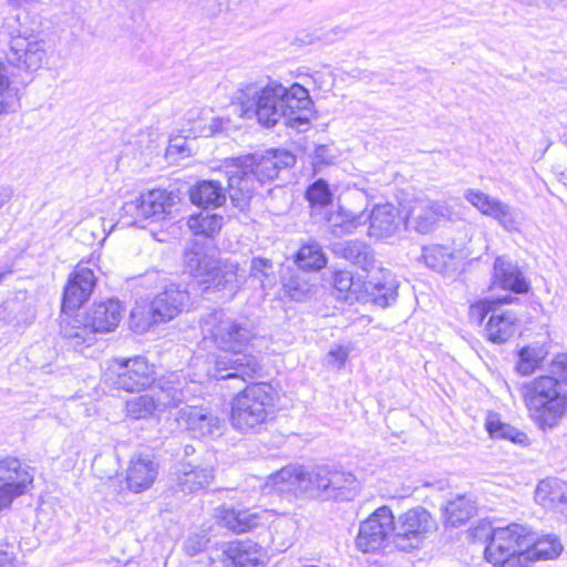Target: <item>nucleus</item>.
<instances>
[{
	"instance_id": "nucleus-56",
	"label": "nucleus",
	"mask_w": 567,
	"mask_h": 567,
	"mask_svg": "<svg viewBox=\"0 0 567 567\" xmlns=\"http://www.w3.org/2000/svg\"><path fill=\"white\" fill-rule=\"evenodd\" d=\"M311 80L319 90H329L331 85L330 74L324 72H315Z\"/></svg>"
},
{
	"instance_id": "nucleus-16",
	"label": "nucleus",
	"mask_w": 567,
	"mask_h": 567,
	"mask_svg": "<svg viewBox=\"0 0 567 567\" xmlns=\"http://www.w3.org/2000/svg\"><path fill=\"white\" fill-rule=\"evenodd\" d=\"M175 197L165 189H153L146 194H142L135 200L127 202L123 205V212L132 215L134 224L140 218H161L169 214L175 204Z\"/></svg>"
},
{
	"instance_id": "nucleus-45",
	"label": "nucleus",
	"mask_w": 567,
	"mask_h": 567,
	"mask_svg": "<svg viewBox=\"0 0 567 567\" xmlns=\"http://www.w3.org/2000/svg\"><path fill=\"white\" fill-rule=\"evenodd\" d=\"M518 355L519 360L517 362L516 369L523 375H527L534 372V370L540 364L543 360L542 351L532 347L523 348Z\"/></svg>"
},
{
	"instance_id": "nucleus-61",
	"label": "nucleus",
	"mask_w": 567,
	"mask_h": 567,
	"mask_svg": "<svg viewBox=\"0 0 567 567\" xmlns=\"http://www.w3.org/2000/svg\"><path fill=\"white\" fill-rule=\"evenodd\" d=\"M10 198V193L8 189L0 188V208L7 203Z\"/></svg>"
},
{
	"instance_id": "nucleus-24",
	"label": "nucleus",
	"mask_w": 567,
	"mask_h": 567,
	"mask_svg": "<svg viewBox=\"0 0 567 567\" xmlns=\"http://www.w3.org/2000/svg\"><path fill=\"white\" fill-rule=\"evenodd\" d=\"M332 251L336 256L358 266L365 272H370L375 268L374 251L364 241L346 240L337 243L333 245Z\"/></svg>"
},
{
	"instance_id": "nucleus-44",
	"label": "nucleus",
	"mask_w": 567,
	"mask_h": 567,
	"mask_svg": "<svg viewBox=\"0 0 567 567\" xmlns=\"http://www.w3.org/2000/svg\"><path fill=\"white\" fill-rule=\"evenodd\" d=\"M284 290L291 300L303 301L312 293V286L300 277L291 276L285 281Z\"/></svg>"
},
{
	"instance_id": "nucleus-14",
	"label": "nucleus",
	"mask_w": 567,
	"mask_h": 567,
	"mask_svg": "<svg viewBox=\"0 0 567 567\" xmlns=\"http://www.w3.org/2000/svg\"><path fill=\"white\" fill-rule=\"evenodd\" d=\"M250 158H234L227 166L228 195L233 205L245 209L259 184L249 172Z\"/></svg>"
},
{
	"instance_id": "nucleus-28",
	"label": "nucleus",
	"mask_w": 567,
	"mask_h": 567,
	"mask_svg": "<svg viewBox=\"0 0 567 567\" xmlns=\"http://www.w3.org/2000/svg\"><path fill=\"white\" fill-rule=\"evenodd\" d=\"M60 331L62 337L74 349L90 347L96 341V332L91 327L90 322H86V316L83 321L78 318L62 317Z\"/></svg>"
},
{
	"instance_id": "nucleus-37",
	"label": "nucleus",
	"mask_w": 567,
	"mask_h": 567,
	"mask_svg": "<svg viewBox=\"0 0 567 567\" xmlns=\"http://www.w3.org/2000/svg\"><path fill=\"white\" fill-rule=\"evenodd\" d=\"M327 220L331 231L336 236H342L354 233L359 227L363 226L368 221V217L363 212L352 215L348 212L339 210L336 214H331Z\"/></svg>"
},
{
	"instance_id": "nucleus-30",
	"label": "nucleus",
	"mask_w": 567,
	"mask_h": 567,
	"mask_svg": "<svg viewBox=\"0 0 567 567\" xmlns=\"http://www.w3.org/2000/svg\"><path fill=\"white\" fill-rule=\"evenodd\" d=\"M190 200L196 206L216 208L225 204L226 188L217 181H202L197 183L189 194Z\"/></svg>"
},
{
	"instance_id": "nucleus-46",
	"label": "nucleus",
	"mask_w": 567,
	"mask_h": 567,
	"mask_svg": "<svg viewBox=\"0 0 567 567\" xmlns=\"http://www.w3.org/2000/svg\"><path fill=\"white\" fill-rule=\"evenodd\" d=\"M512 301L509 296L497 299H483L472 305L470 308V316L473 320L482 323L484 318L489 313L496 312V306L508 303Z\"/></svg>"
},
{
	"instance_id": "nucleus-4",
	"label": "nucleus",
	"mask_w": 567,
	"mask_h": 567,
	"mask_svg": "<svg viewBox=\"0 0 567 567\" xmlns=\"http://www.w3.org/2000/svg\"><path fill=\"white\" fill-rule=\"evenodd\" d=\"M0 43L9 64L24 71H37L48 63L47 43L23 28L18 14H8L0 27Z\"/></svg>"
},
{
	"instance_id": "nucleus-18",
	"label": "nucleus",
	"mask_w": 567,
	"mask_h": 567,
	"mask_svg": "<svg viewBox=\"0 0 567 567\" xmlns=\"http://www.w3.org/2000/svg\"><path fill=\"white\" fill-rule=\"evenodd\" d=\"M176 421L181 427L195 436L215 435L220 432V420L205 408L185 406L177 412Z\"/></svg>"
},
{
	"instance_id": "nucleus-20",
	"label": "nucleus",
	"mask_w": 567,
	"mask_h": 567,
	"mask_svg": "<svg viewBox=\"0 0 567 567\" xmlns=\"http://www.w3.org/2000/svg\"><path fill=\"white\" fill-rule=\"evenodd\" d=\"M158 474V464L148 454L134 455L126 470V485L131 492H144L154 484Z\"/></svg>"
},
{
	"instance_id": "nucleus-42",
	"label": "nucleus",
	"mask_w": 567,
	"mask_h": 567,
	"mask_svg": "<svg viewBox=\"0 0 567 567\" xmlns=\"http://www.w3.org/2000/svg\"><path fill=\"white\" fill-rule=\"evenodd\" d=\"M223 217L217 214L200 213L189 217L187 224L195 235L213 237L221 228Z\"/></svg>"
},
{
	"instance_id": "nucleus-39",
	"label": "nucleus",
	"mask_w": 567,
	"mask_h": 567,
	"mask_svg": "<svg viewBox=\"0 0 567 567\" xmlns=\"http://www.w3.org/2000/svg\"><path fill=\"white\" fill-rule=\"evenodd\" d=\"M486 430L494 439H506L517 444H526L527 435L516 427L501 421L497 414H489L486 420Z\"/></svg>"
},
{
	"instance_id": "nucleus-17",
	"label": "nucleus",
	"mask_w": 567,
	"mask_h": 567,
	"mask_svg": "<svg viewBox=\"0 0 567 567\" xmlns=\"http://www.w3.org/2000/svg\"><path fill=\"white\" fill-rule=\"evenodd\" d=\"M215 477V467L208 461L182 462L175 472L176 488L185 494L207 487Z\"/></svg>"
},
{
	"instance_id": "nucleus-55",
	"label": "nucleus",
	"mask_w": 567,
	"mask_h": 567,
	"mask_svg": "<svg viewBox=\"0 0 567 567\" xmlns=\"http://www.w3.org/2000/svg\"><path fill=\"white\" fill-rule=\"evenodd\" d=\"M221 128H223V120L213 117L210 120V123L207 126L198 128L196 132L203 136H212V135L220 132Z\"/></svg>"
},
{
	"instance_id": "nucleus-41",
	"label": "nucleus",
	"mask_w": 567,
	"mask_h": 567,
	"mask_svg": "<svg viewBox=\"0 0 567 567\" xmlns=\"http://www.w3.org/2000/svg\"><path fill=\"white\" fill-rule=\"evenodd\" d=\"M488 217L495 219L498 225L507 231H518L522 225L519 210L501 199L489 213Z\"/></svg>"
},
{
	"instance_id": "nucleus-1",
	"label": "nucleus",
	"mask_w": 567,
	"mask_h": 567,
	"mask_svg": "<svg viewBox=\"0 0 567 567\" xmlns=\"http://www.w3.org/2000/svg\"><path fill=\"white\" fill-rule=\"evenodd\" d=\"M234 99L240 116L256 118L265 127L282 122L298 132L307 131L313 102L308 90L298 83L286 87L276 81H257L243 84Z\"/></svg>"
},
{
	"instance_id": "nucleus-9",
	"label": "nucleus",
	"mask_w": 567,
	"mask_h": 567,
	"mask_svg": "<svg viewBox=\"0 0 567 567\" xmlns=\"http://www.w3.org/2000/svg\"><path fill=\"white\" fill-rule=\"evenodd\" d=\"M104 378L106 383L126 392L142 391L155 381L154 367L142 355L114 359Z\"/></svg>"
},
{
	"instance_id": "nucleus-25",
	"label": "nucleus",
	"mask_w": 567,
	"mask_h": 567,
	"mask_svg": "<svg viewBox=\"0 0 567 567\" xmlns=\"http://www.w3.org/2000/svg\"><path fill=\"white\" fill-rule=\"evenodd\" d=\"M367 217L370 220L369 236L375 238L393 236L401 224L399 210L392 204L377 205Z\"/></svg>"
},
{
	"instance_id": "nucleus-11",
	"label": "nucleus",
	"mask_w": 567,
	"mask_h": 567,
	"mask_svg": "<svg viewBox=\"0 0 567 567\" xmlns=\"http://www.w3.org/2000/svg\"><path fill=\"white\" fill-rule=\"evenodd\" d=\"M31 466L14 456L0 457V512L11 507L14 499L32 487Z\"/></svg>"
},
{
	"instance_id": "nucleus-38",
	"label": "nucleus",
	"mask_w": 567,
	"mask_h": 567,
	"mask_svg": "<svg viewBox=\"0 0 567 567\" xmlns=\"http://www.w3.org/2000/svg\"><path fill=\"white\" fill-rule=\"evenodd\" d=\"M240 158H250L254 162L249 166V172L259 184L274 179L279 173L276 156H271L267 152L262 155H246Z\"/></svg>"
},
{
	"instance_id": "nucleus-51",
	"label": "nucleus",
	"mask_w": 567,
	"mask_h": 567,
	"mask_svg": "<svg viewBox=\"0 0 567 567\" xmlns=\"http://www.w3.org/2000/svg\"><path fill=\"white\" fill-rule=\"evenodd\" d=\"M272 261L270 259L256 257L252 258L250 264V277L257 278L260 281V286L265 287V280L267 279L272 270Z\"/></svg>"
},
{
	"instance_id": "nucleus-7",
	"label": "nucleus",
	"mask_w": 567,
	"mask_h": 567,
	"mask_svg": "<svg viewBox=\"0 0 567 567\" xmlns=\"http://www.w3.org/2000/svg\"><path fill=\"white\" fill-rule=\"evenodd\" d=\"M275 401L276 391L271 384L258 382L247 385L231 400V425L240 432L258 429L270 417Z\"/></svg>"
},
{
	"instance_id": "nucleus-49",
	"label": "nucleus",
	"mask_w": 567,
	"mask_h": 567,
	"mask_svg": "<svg viewBox=\"0 0 567 567\" xmlns=\"http://www.w3.org/2000/svg\"><path fill=\"white\" fill-rule=\"evenodd\" d=\"M159 390L158 396L156 398L159 408L175 405L185 398L184 392L175 386L174 382L171 380L163 381L159 385Z\"/></svg>"
},
{
	"instance_id": "nucleus-58",
	"label": "nucleus",
	"mask_w": 567,
	"mask_h": 567,
	"mask_svg": "<svg viewBox=\"0 0 567 567\" xmlns=\"http://www.w3.org/2000/svg\"><path fill=\"white\" fill-rule=\"evenodd\" d=\"M547 9L551 11L567 9V0H547Z\"/></svg>"
},
{
	"instance_id": "nucleus-53",
	"label": "nucleus",
	"mask_w": 567,
	"mask_h": 567,
	"mask_svg": "<svg viewBox=\"0 0 567 567\" xmlns=\"http://www.w3.org/2000/svg\"><path fill=\"white\" fill-rule=\"evenodd\" d=\"M267 153L271 156H276L278 171L288 166H292L296 162L295 156L290 152L284 150H270Z\"/></svg>"
},
{
	"instance_id": "nucleus-62",
	"label": "nucleus",
	"mask_w": 567,
	"mask_h": 567,
	"mask_svg": "<svg viewBox=\"0 0 567 567\" xmlns=\"http://www.w3.org/2000/svg\"><path fill=\"white\" fill-rule=\"evenodd\" d=\"M42 0H10V3H12L14 6H21L24 3H39Z\"/></svg>"
},
{
	"instance_id": "nucleus-15",
	"label": "nucleus",
	"mask_w": 567,
	"mask_h": 567,
	"mask_svg": "<svg viewBox=\"0 0 567 567\" xmlns=\"http://www.w3.org/2000/svg\"><path fill=\"white\" fill-rule=\"evenodd\" d=\"M447 213L449 209L443 203L426 197L415 198L408 208L405 225L420 234H429Z\"/></svg>"
},
{
	"instance_id": "nucleus-64",
	"label": "nucleus",
	"mask_w": 567,
	"mask_h": 567,
	"mask_svg": "<svg viewBox=\"0 0 567 567\" xmlns=\"http://www.w3.org/2000/svg\"><path fill=\"white\" fill-rule=\"evenodd\" d=\"M190 450H192V452L194 451V449H192L190 446H186V447H185V453H186L187 455H188V454H190Z\"/></svg>"
},
{
	"instance_id": "nucleus-31",
	"label": "nucleus",
	"mask_w": 567,
	"mask_h": 567,
	"mask_svg": "<svg viewBox=\"0 0 567 567\" xmlns=\"http://www.w3.org/2000/svg\"><path fill=\"white\" fill-rule=\"evenodd\" d=\"M333 293L337 299L353 303L365 298L364 284L354 278L349 270H337L332 274Z\"/></svg>"
},
{
	"instance_id": "nucleus-60",
	"label": "nucleus",
	"mask_w": 567,
	"mask_h": 567,
	"mask_svg": "<svg viewBox=\"0 0 567 567\" xmlns=\"http://www.w3.org/2000/svg\"><path fill=\"white\" fill-rule=\"evenodd\" d=\"M13 270V265L10 262V264H6L1 269H0V282L3 280V278L6 277V275H9L11 274Z\"/></svg>"
},
{
	"instance_id": "nucleus-32",
	"label": "nucleus",
	"mask_w": 567,
	"mask_h": 567,
	"mask_svg": "<svg viewBox=\"0 0 567 567\" xmlns=\"http://www.w3.org/2000/svg\"><path fill=\"white\" fill-rule=\"evenodd\" d=\"M516 321L512 311L492 313L484 329L487 340L496 344L507 342L515 332Z\"/></svg>"
},
{
	"instance_id": "nucleus-33",
	"label": "nucleus",
	"mask_w": 567,
	"mask_h": 567,
	"mask_svg": "<svg viewBox=\"0 0 567 567\" xmlns=\"http://www.w3.org/2000/svg\"><path fill=\"white\" fill-rule=\"evenodd\" d=\"M330 483L328 488V498L350 501L360 487L357 477L350 472H343L331 468Z\"/></svg>"
},
{
	"instance_id": "nucleus-13",
	"label": "nucleus",
	"mask_w": 567,
	"mask_h": 567,
	"mask_svg": "<svg viewBox=\"0 0 567 567\" xmlns=\"http://www.w3.org/2000/svg\"><path fill=\"white\" fill-rule=\"evenodd\" d=\"M394 516L388 506L377 508L359 527L357 547L363 553H373L393 542Z\"/></svg>"
},
{
	"instance_id": "nucleus-36",
	"label": "nucleus",
	"mask_w": 567,
	"mask_h": 567,
	"mask_svg": "<svg viewBox=\"0 0 567 567\" xmlns=\"http://www.w3.org/2000/svg\"><path fill=\"white\" fill-rule=\"evenodd\" d=\"M475 512L474 502L466 495H457L444 507L445 523L458 526L468 520Z\"/></svg>"
},
{
	"instance_id": "nucleus-2",
	"label": "nucleus",
	"mask_w": 567,
	"mask_h": 567,
	"mask_svg": "<svg viewBox=\"0 0 567 567\" xmlns=\"http://www.w3.org/2000/svg\"><path fill=\"white\" fill-rule=\"evenodd\" d=\"M204 338L227 354H220L207 369V375L217 380L240 379L244 382L259 375L261 364L258 358L243 350L255 339V329L247 318L228 316L214 311L200 322Z\"/></svg>"
},
{
	"instance_id": "nucleus-43",
	"label": "nucleus",
	"mask_w": 567,
	"mask_h": 567,
	"mask_svg": "<svg viewBox=\"0 0 567 567\" xmlns=\"http://www.w3.org/2000/svg\"><path fill=\"white\" fill-rule=\"evenodd\" d=\"M159 405L151 394H142L126 401V414L134 420H142L151 417Z\"/></svg>"
},
{
	"instance_id": "nucleus-10",
	"label": "nucleus",
	"mask_w": 567,
	"mask_h": 567,
	"mask_svg": "<svg viewBox=\"0 0 567 567\" xmlns=\"http://www.w3.org/2000/svg\"><path fill=\"white\" fill-rule=\"evenodd\" d=\"M435 528L430 512L423 507L411 508L394 520L393 545L404 551L417 548Z\"/></svg>"
},
{
	"instance_id": "nucleus-35",
	"label": "nucleus",
	"mask_w": 567,
	"mask_h": 567,
	"mask_svg": "<svg viewBox=\"0 0 567 567\" xmlns=\"http://www.w3.org/2000/svg\"><path fill=\"white\" fill-rule=\"evenodd\" d=\"M532 544L526 551V563L529 560L554 559L563 551V545L555 535L536 537L530 530Z\"/></svg>"
},
{
	"instance_id": "nucleus-34",
	"label": "nucleus",
	"mask_w": 567,
	"mask_h": 567,
	"mask_svg": "<svg viewBox=\"0 0 567 567\" xmlns=\"http://www.w3.org/2000/svg\"><path fill=\"white\" fill-rule=\"evenodd\" d=\"M422 257L425 265L439 272L450 274L457 269L454 251L445 246L430 245L423 248Z\"/></svg>"
},
{
	"instance_id": "nucleus-27",
	"label": "nucleus",
	"mask_w": 567,
	"mask_h": 567,
	"mask_svg": "<svg viewBox=\"0 0 567 567\" xmlns=\"http://www.w3.org/2000/svg\"><path fill=\"white\" fill-rule=\"evenodd\" d=\"M225 554L235 567H257L267 559L264 548L249 539L229 543Z\"/></svg>"
},
{
	"instance_id": "nucleus-57",
	"label": "nucleus",
	"mask_w": 567,
	"mask_h": 567,
	"mask_svg": "<svg viewBox=\"0 0 567 567\" xmlns=\"http://www.w3.org/2000/svg\"><path fill=\"white\" fill-rule=\"evenodd\" d=\"M0 567H17L13 553L0 549Z\"/></svg>"
},
{
	"instance_id": "nucleus-12",
	"label": "nucleus",
	"mask_w": 567,
	"mask_h": 567,
	"mask_svg": "<svg viewBox=\"0 0 567 567\" xmlns=\"http://www.w3.org/2000/svg\"><path fill=\"white\" fill-rule=\"evenodd\" d=\"M190 302L188 290L182 285H167L162 292L151 301L145 313H142V331L153 324L171 321L184 311Z\"/></svg>"
},
{
	"instance_id": "nucleus-59",
	"label": "nucleus",
	"mask_w": 567,
	"mask_h": 567,
	"mask_svg": "<svg viewBox=\"0 0 567 567\" xmlns=\"http://www.w3.org/2000/svg\"><path fill=\"white\" fill-rule=\"evenodd\" d=\"M515 2L530 6V7H537V8H546L547 9V0H514Z\"/></svg>"
},
{
	"instance_id": "nucleus-23",
	"label": "nucleus",
	"mask_w": 567,
	"mask_h": 567,
	"mask_svg": "<svg viewBox=\"0 0 567 567\" xmlns=\"http://www.w3.org/2000/svg\"><path fill=\"white\" fill-rule=\"evenodd\" d=\"M378 270L381 277H371L368 285H364L365 298L362 301H371L381 308H385L395 301L398 284L389 270L382 267Z\"/></svg>"
},
{
	"instance_id": "nucleus-52",
	"label": "nucleus",
	"mask_w": 567,
	"mask_h": 567,
	"mask_svg": "<svg viewBox=\"0 0 567 567\" xmlns=\"http://www.w3.org/2000/svg\"><path fill=\"white\" fill-rule=\"evenodd\" d=\"M9 79L6 74L4 66L0 64V115L9 112Z\"/></svg>"
},
{
	"instance_id": "nucleus-48",
	"label": "nucleus",
	"mask_w": 567,
	"mask_h": 567,
	"mask_svg": "<svg viewBox=\"0 0 567 567\" xmlns=\"http://www.w3.org/2000/svg\"><path fill=\"white\" fill-rule=\"evenodd\" d=\"M464 197L485 216H489V213L499 200L498 198L492 197L478 189H467Z\"/></svg>"
},
{
	"instance_id": "nucleus-6",
	"label": "nucleus",
	"mask_w": 567,
	"mask_h": 567,
	"mask_svg": "<svg viewBox=\"0 0 567 567\" xmlns=\"http://www.w3.org/2000/svg\"><path fill=\"white\" fill-rule=\"evenodd\" d=\"M185 266L198 281L208 284L233 298L246 281V276L239 272V266L228 260L216 259L199 249H189L185 254Z\"/></svg>"
},
{
	"instance_id": "nucleus-8",
	"label": "nucleus",
	"mask_w": 567,
	"mask_h": 567,
	"mask_svg": "<svg viewBox=\"0 0 567 567\" xmlns=\"http://www.w3.org/2000/svg\"><path fill=\"white\" fill-rule=\"evenodd\" d=\"M330 474L331 468L328 466L305 470L302 466L289 465L270 475L267 486L278 493L323 494L327 497Z\"/></svg>"
},
{
	"instance_id": "nucleus-29",
	"label": "nucleus",
	"mask_w": 567,
	"mask_h": 567,
	"mask_svg": "<svg viewBox=\"0 0 567 567\" xmlns=\"http://www.w3.org/2000/svg\"><path fill=\"white\" fill-rule=\"evenodd\" d=\"M493 285L512 290L516 293L526 292L528 290V285L517 266L504 256L497 257L495 260Z\"/></svg>"
},
{
	"instance_id": "nucleus-54",
	"label": "nucleus",
	"mask_w": 567,
	"mask_h": 567,
	"mask_svg": "<svg viewBox=\"0 0 567 567\" xmlns=\"http://www.w3.org/2000/svg\"><path fill=\"white\" fill-rule=\"evenodd\" d=\"M348 350L343 347H337L329 351L328 359L329 364L337 367L338 369L342 368L348 359Z\"/></svg>"
},
{
	"instance_id": "nucleus-3",
	"label": "nucleus",
	"mask_w": 567,
	"mask_h": 567,
	"mask_svg": "<svg viewBox=\"0 0 567 567\" xmlns=\"http://www.w3.org/2000/svg\"><path fill=\"white\" fill-rule=\"evenodd\" d=\"M519 394L529 419L543 431L554 429L567 412V390L544 375L523 382Z\"/></svg>"
},
{
	"instance_id": "nucleus-19",
	"label": "nucleus",
	"mask_w": 567,
	"mask_h": 567,
	"mask_svg": "<svg viewBox=\"0 0 567 567\" xmlns=\"http://www.w3.org/2000/svg\"><path fill=\"white\" fill-rule=\"evenodd\" d=\"M96 278L86 267H76L68 280L62 300V311L78 309L93 291Z\"/></svg>"
},
{
	"instance_id": "nucleus-21",
	"label": "nucleus",
	"mask_w": 567,
	"mask_h": 567,
	"mask_svg": "<svg viewBox=\"0 0 567 567\" xmlns=\"http://www.w3.org/2000/svg\"><path fill=\"white\" fill-rule=\"evenodd\" d=\"M535 501L544 508L567 517V483L556 477L540 481L535 491Z\"/></svg>"
},
{
	"instance_id": "nucleus-22",
	"label": "nucleus",
	"mask_w": 567,
	"mask_h": 567,
	"mask_svg": "<svg viewBox=\"0 0 567 567\" xmlns=\"http://www.w3.org/2000/svg\"><path fill=\"white\" fill-rule=\"evenodd\" d=\"M123 307L116 299L95 302L86 313V322L96 333L113 331L122 319Z\"/></svg>"
},
{
	"instance_id": "nucleus-26",
	"label": "nucleus",
	"mask_w": 567,
	"mask_h": 567,
	"mask_svg": "<svg viewBox=\"0 0 567 567\" xmlns=\"http://www.w3.org/2000/svg\"><path fill=\"white\" fill-rule=\"evenodd\" d=\"M267 514L268 511L218 508V519L220 524L238 534L246 533L259 526L265 518L264 516Z\"/></svg>"
},
{
	"instance_id": "nucleus-47",
	"label": "nucleus",
	"mask_w": 567,
	"mask_h": 567,
	"mask_svg": "<svg viewBox=\"0 0 567 567\" xmlns=\"http://www.w3.org/2000/svg\"><path fill=\"white\" fill-rule=\"evenodd\" d=\"M544 377L551 378L561 390H567V353L555 355Z\"/></svg>"
},
{
	"instance_id": "nucleus-40",
	"label": "nucleus",
	"mask_w": 567,
	"mask_h": 567,
	"mask_svg": "<svg viewBox=\"0 0 567 567\" xmlns=\"http://www.w3.org/2000/svg\"><path fill=\"white\" fill-rule=\"evenodd\" d=\"M296 262L301 269L319 270L326 266L327 258L319 244L310 243L299 249Z\"/></svg>"
},
{
	"instance_id": "nucleus-50",
	"label": "nucleus",
	"mask_w": 567,
	"mask_h": 567,
	"mask_svg": "<svg viewBox=\"0 0 567 567\" xmlns=\"http://www.w3.org/2000/svg\"><path fill=\"white\" fill-rule=\"evenodd\" d=\"M307 198L312 205L326 206L330 204L332 194L328 184L319 179L315 182L307 190Z\"/></svg>"
},
{
	"instance_id": "nucleus-5",
	"label": "nucleus",
	"mask_w": 567,
	"mask_h": 567,
	"mask_svg": "<svg viewBox=\"0 0 567 567\" xmlns=\"http://www.w3.org/2000/svg\"><path fill=\"white\" fill-rule=\"evenodd\" d=\"M475 537L488 540L485 558L498 567H526V551L532 544L530 528L520 524H509L492 528L482 524L475 528Z\"/></svg>"
},
{
	"instance_id": "nucleus-63",
	"label": "nucleus",
	"mask_w": 567,
	"mask_h": 567,
	"mask_svg": "<svg viewBox=\"0 0 567 567\" xmlns=\"http://www.w3.org/2000/svg\"><path fill=\"white\" fill-rule=\"evenodd\" d=\"M169 147H171V148H178V150H183V146H182V145L176 144V143H174V142H172V143H171Z\"/></svg>"
}]
</instances>
